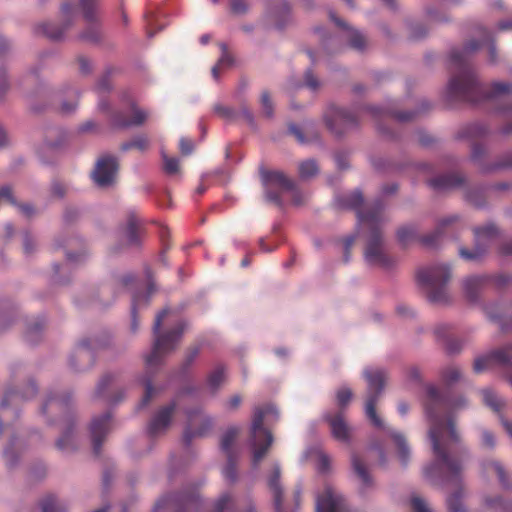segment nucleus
Instances as JSON below:
<instances>
[{"label":"nucleus","instance_id":"obj_25","mask_svg":"<svg viewBox=\"0 0 512 512\" xmlns=\"http://www.w3.org/2000/svg\"><path fill=\"white\" fill-rule=\"evenodd\" d=\"M42 444V435L36 429H21L10 435L9 445L16 448L33 447Z\"/></svg>","mask_w":512,"mask_h":512},{"label":"nucleus","instance_id":"obj_7","mask_svg":"<svg viewBox=\"0 0 512 512\" xmlns=\"http://www.w3.org/2000/svg\"><path fill=\"white\" fill-rule=\"evenodd\" d=\"M451 451L434 450L433 462L424 469L427 478L433 481L459 482L462 465Z\"/></svg>","mask_w":512,"mask_h":512},{"label":"nucleus","instance_id":"obj_20","mask_svg":"<svg viewBox=\"0 0 512 512\" xmlns=\"http://www.w3.org/2000/svg\"><path fill=\"white\" fill-rule=\"evenodd\" d=\"M324 419L329 423L333 437L342 443H349L353 438V428L347 422L342 411L327 413Z\"/></svg>","mask_w":512,"mask_h":512},{"label":"nucleus","instance_id":"obj_47","mask_svg":"<svg viewBox=\"0 0 512 512\" xmlns=\"http://www.w3.org/2000/svg\"><path fill=\"white\" fill-rule=\"evenodd\" d=\"M260 106L264 117L268 119L273 117L274 104L268 91H263L261 93Z\"/></svg>","mask_w":512,"mask_h":512},{"label":"nucleus","instance_id":"obj_62","mask_svg":"<svg viewBox=\"0 0 512 512\" xmlns=\"http://www.w3.org/2000/svg\"><path fill=\"white\" fill-rule=\"evenodd\" d=\"M77 63H78V69L83 75H87L91 72L92 63L87 57L79 56L77 58Z\"/></svg>","mask_w":512,"mask_h":512},{"label":"nucleus","instance_id":"obj_8","mask_svg":"<svg viewBox=\"0 0 512 512\" xmlns=\"http://www.w3.org/2000/svg\"><path fill=\"white\" fill-rule=\"evenodd\" d=\"M367 381L365 414L377 428H385L383 420L376 413V403L381 395L386 381V372L381 368H366L363 372Z\"/></svg>","mask_w":512,"mask_h":512},{"label":"nucleus","instance_id":"obj_64","mask_svg":"<svg viewBox=\"0 0 512 512\" xmlns=\"http://www.w3.org/2000/svg\"><path fill=\"white\" fill-rule=\"evenodd\" d=\"M179 148L183 155H189L194 149V144L192 140L188 138H181L179 141Z\"/></svg>","mask_w":512,"mask_h":512},{"label":"nucleus","instance_id":"obj_16","mask_svg":"<svg viewBox=\"0 0 512 512\" xmlns=\"http://www.w3.org/2000/svg\"><path fill=\"white\" fill-rule=\"evenodd\" d=\"M105 344L97 338L82 340L70 357L69 363L76 371L89 369L94 361L93 351L103 348Z\"/></svg>","mask_w":512,"mask_h":512},{"label":"nucleus","instance_id":"obj_51","mask_svg":"<svg viewBox=\"0 0 512 512\" xmlns=\"http://www.w3.org/2000/svg\"><path fill=\"white\" fill-rule=\"evenodd\" d=\"M89 257V253L86 248H81L78 253L67 251L66 258L69 265H78L84 263Z\"/></svg>","mask_w":512,"mask_h":512},{"label":"nucleus","instance_id":"obj_2","mask_svg":"<svg viewBox=\"0 0 512 512\" xmlns=\"http://www.w3.org/2000/svg\"><path fill=\"white\" fill-rule=\"evenodd\" d=\"M484 42L470 41L461 49H453L449 57V67L453 76L451 77L446 95L450 101H469L477 102L479 95L485 93L479 85L473 72L468 66V58L471 53L479 49L482 45H487L491 61L495 60V46L490 37L485 34Z\"/></svg>","mask_w":512,"mask_h":512},{"label":"nucleus","instance_id":"obj_19","mask_svg":"<svg viewBox=\"0 0 512 512\" xmlns=\"http://www.w3.org/2000/svg\"><path fill=\"white\" fill-rule=\"evenodd\" d=\"M176 408L177 403L173 401L156 411L147 425L148 435L151 437L163 435L172 422Z\"/></svg>","mask_w":512,"mask_h":512},{"label":"nucleus","instance_id":"obj_38","mask_svg":"<svg viewBox=\"0 0 512 512\" xmlns=\"http://www.w3.org/2000/svg\"><path fill=\"white\" fill-rule=\"evenodd\" d=\"M41 512H66V506L57 501L54 495L45 496L40 502Z\"/></svg>","mask_w":512,"mask_h":512},{"label":"nucleus","instance_id":"obj_9","mask_svg":"<svg viewBox=\"0 0 512 512\" xmlns=\"http://www.w3.org/2000/svg\"><path fill=\"white\" fill-rule=\"evenodd\" d=\"M261 180L267 200L281 205L280 194L291 193L294 204H301L300 193L293 180L281 171H261Z\"/></svg>","mask_w":512,"mask_h":512},{"label":"nucleus","instance_id":"obj_44","mask_svg":"<svg viewBox=\"0 0 512 512\" xmlns=\"http://www.w3.org/2000/svg\"><path fill=\"white\" fill-rule=\"evenodd\" d=\"M318 165L314 160H306L299 165V174L302 179H310L318 173Z\"/></svg>","mask_w":512,"mask_h":512},{"label":"nucleus","instance_id":"obj_60","mask_svg":"<svg viewBox=\"0 0 512 512\" xmlns=\"http://www.w3.org/2000/svg\"><path fill=\"white\" fill-rule=\"evenodd\" d=\"M74 433L72 429H67L63 432V434L57 439L56 445L57 448H65L73 444Z\"/></svg>","mask_w":512,"mask_h":512},{"label":"nucleus","instance_id":"obj_22","mask_svg":"<svg viewBox=\"0 0 512 512\" xmlns=\"http://www.w3.org/2000/svg\"><path fill=\"white\" fill-rule=\"evenodd\" d=\"M493 365L508 366L512 365V354L507 348L495 350L487 355L478 357L474 361L473 369L476 373H481Z\"/></svg>","mask_w":512,"mask_h":512},{"label":"nucleus","instance_id":"obj_30","mask_svg":"<svg viewBox=\"0 0 512 512\" xmlns=\"http://www.w3.org/2000/svg\"><path fill=\"white\" fill-rule=\"evenodd\" d=\"M330 19L339 27H342L346 30V38L348 39L350 45L357 49L361 50L365 46V38L364 36L358 32L357 30H354L350 28L344 21L337 18L336 15L333 12L329 13Z\"/></svg>","mask_w":512,"mask_h":512},{"label":"nucleus","instance_id":"obj_36","mask_svg":"<svg viewBox=\"0 0 512 512\" xmlns=\"http://www.w3.org/2000/svg\"><path fill=\"white\" fill-rule=\"evenodd\" d=\"M241 432L242 427L239 425H231L227 427L221 435V448H231L234 444H236Z\"/></svg>","mask_w":512,"mask_h":512},{"label":"nucleus","instance_id":"obj_27","mask_svg":"<svg viewBox=\"0 0 512 512\" xmlns=\"http://www.w3.org/2000/svg\"><path fill=\"white\" fill-rule=\"evenodd\" d=\"M36 393L37 387L33 382L28 384L25 392L23 393L7 390L0 402V407L4 409L9 406H17L19 403L33 398Z\"/></svg>","mask_w":512,"mask_h":512},{"label":"nucleus","instance_id":"obj_37","mask_svg":"<svg viewBox=\"0 0 512 512\" xmlns=\"http://www.w3.org/2000/svg\"><path fill=\"white\" fill-rule=\"evenodd\" d=\"M462 178L458 175H443L429 181V184L436 189H446L458 186Z\"/></svg>","mask_w":512,"mask_h":512},{"label":"nucleus","instance_id":"obj_41","mask_svg":"<svg viewBox=\"0 0 512 512\" xmlns=\"http://www.w3.org/2000/svg\"><path fill=\"white\" fill-rule=\"evenodd\" d=\"M225 380V370L223 366H217L208 376L207 385L212 392H215Z\"/></svg>","mask_w":512,"mask_h":512},{"label":"nucleus","instance_id":"obj_61","mask_svg":"<svg viewBox=\"0 0 512 512\" xmlns=\"http://www.w3.org/2000/svg\"><path fill=\"white\" fill-rule=\"evenodd\" d=\"M411 507L413 512H432L427 503L420 497H412Z\"/></svg>","mask_w":512,"mask_h":512},{"label":"nucleus","instance_id":"obj_53","mask_svg":"<svg viewBox=\"0 0 512 512\" xmlns=\"http://www.w3.org/2000/svg\"><path fill=\"white\" fill-rule=\"evenodd\" d=\"M486 469H487L488 472L493 471L497 475L500 483L502 484V486L504 488H508L509 487V483L507 481V476H506L505 470L503 469V467L499 463L491 462V463L488 464Z\"/></svg>","mask_w":512,"mask_h":512},{"label":"nucleus","instance_id":"obj_50","mask_svg":"<svg viewBox=\"0 0 512 512\" xmlns=\"http://www.w3.org/2000/svg\"><path fill=\"white\" fill-rule=\"evenodd\" d=\"M223 54L221 58L218 60L217 64L212 68V76L215 80L219 78V71L221 68L230 66L232 64V57L227 53L226 46L224 44L221 45Z\"/></svg>","mask_w":512,"mask_h":512},{"label":"nucleus","instance_id":"obj_11","mask_svg":"<svg viewBox=\"0 0 512 512\" xmlns=\"http://www.w3.org/2000/svg\"><path fill=\"white\" fill-rule=\"evenodd\" d=\"M186 416L187 425L182 435L185 445H190L196 438L207 436L214 426L213 418L200 408L186 410Z\"/></svg>","mask_w":512,"mask_h":512},{"label":"nucleus","instance_id":"obj_45","mask_svg":"<svg viewBox=\"0 0 512 512\" xmlns=\"http://www.w3.org/2000/svg\"><path fill=\"white\" fill-rule=\"evenodd\" d=\"M353 397V392L348 386H341L336 391V403L337 406L342 410L345 409L350 403Z\"/></svg>","mask_w":512,"mask_h":512},{"label":"nucleus","instance_id":"obj_52","mask_svg":"<svg viewBox=\"0 0 512 512\" xmlns=\"http://www.w3.org/2000/svg\"><path fill=\"white\" fill-rule=\"evenodd\" d=\"M512 91V86L508 83H494L489 92L486 93L487 98H495Z\"/></svg>","mask_w":512,"mask_h":512},{"label":"nucleus","instance_id":"obj_32","mask_svg":"<svg viewBox=\"0 0 512 512\" xmlns=\"http://www.w3.org/2000/svg\"><path fill=\"white\" fill-rule=\"evenodd\" d=\"M441 379L446 386H453L464 382L465 376L459 366L451 364L442 369Z\"/></svg>","mask_w":512,"mask_h":512},{"label":"nucleus","instance_id":"obj_46","mask_svg":"<svg viewBox=\"0 0 512 512\" xmlns=\"http://www.w3.org/2000/svg\"><path fill=\"white\" fill-rule=\"evenodd\" d=\"M67 96H70L73 98L72 100L64 99L61 103V111L65 114L72 113L76 110L78 102L77 98L79 96V93L77 90L69 88L67 92Z\"/></svg>","mask_w":512,"mask_h":512},{"label":"nucleus","instance_id":"obj_49","mask_svg":"<svg viewBox=\"0 0 512 512\" xmlns=\"http://www.w3.org/2000/svg\"><path fill=\"white\" fill-rule=\"evenodd\" d=\"M417 236L416 228L412 225H406L398 229L397 237L402 244H408Z\"/></svg>","mask_w":512,"mask_h":512},{"label":"nucleus","instance_id":"obj_14","mask_svg":"<svg viewBox=\"0 0 512 512\" xmlns=\"http://www.w3.org/2000/svg\"><path fill=\"white\" fill-rule=\"evenodd\" d=\"M77 10L70 3H64L60 8V23L46 22L39 26L41 32L51 40H61L74 25Z\"/></svg>","mask_w":512,"mask_h":512},{"label":"nucleus","instance_id":"obj_33","mask_svg":"<svg viewBox=\"0 0 512 512\" xmlns=\"http://www.w3.org/2000/svg\"><path fill=\"white\" fill-rule=\"evenodd\" d=\"M484 282L485 278L481 276H469L463 281L465 295L470 301L477 300Z\"/></svg>","mask_w":512,"mask_h":512},{"label":"nucleus","instance_id":"obj_1","mask_svg":"<svg viewBox=\"0 0 512 512\" xmlns=\"http://www.w3.org/2000/svg\"><path fill=\"white\" fill-rule=\"evenodd\" d=\"M341 200L343 207L355 209L357 212L358 230L366 239L364 260L367 265L379 268L391 267L393 260L387 251L381 232V227L386 220L382 202L377 200L373 205L361 208L363 196L358 190L344 195Z\"/></svg>","mask_w":512,"mask_h":512},{"label":"nucleus","instance_id":"obj_58","mask_svg":"<svg viewBox=\"0 0 512 512\" xmlns=\"http://www.w3.org/2000/svg\"><path fill=\"white\" fill-rule=\"evenodd\" d=\"M387 434L393 440V443L397 446V448H406V437L401 432L394 430L392 428H388Z\"/></svg>","mask_w":512,"mask_h":512},{"label":"nucleus","instance_id":"obj_28","mask_svg":"<svg viewBox=\"0 0 512 512\" xmlns=\"http://www.w3.org/2000/svg\"><path fill=\"white\" fill-rule=\"evenodd\" d=\"M131 118H125L120 113H116L112 117V124L119 128H126L130 126H136L142 124L148 114L144 110H141L135 106L131 107Z\"/></svg>","mask_w":512,"mask_h":512},{"label":"nucleus","instance_id":"obj_4","mask_svg":"<svg viewBox=\"0 0 512 512\" xmlns=\"http://www.w3.org/2000/svg\"><path fill=\"white\" fill-rule=\"evenodd\" d=\"M169 313V309L162 310L157 314L153 325V348L145 357V374L140 379L145 387V393L140 402V407H145L156 395V390L152 385V376L157 368L162 365L164 358L176 349L185 330V324L180 323L173 330L160 333L162 322Z\"/></svg>","mask_w":512,"mask_h":512},{"label":"nucleus","instance_id":"obj_3","mask_svg":"<svg viewBox=\"0 0 512 512\" xmlns=\"http://www.w3.org/2000/svg\"><path fill=\"white\" fill-rule=\"evenodd\" d=\"M466 405L467 400L462 396L451 401L435 386L427 387L425 413L430 421L428 437L432 448H449L459 443L460 436L454 424L445 423V417Z\"/></svg>","mask_w":512,"mask_h":512},{"label":"nucleus","instance_id":"obj_59","mask_svg":"<svg viewBox=\"0 0 512 512\" xmlns=\"http://www.w3.org/2000/svg\"><path fill=\"white\" fill-rule=\"evenodd\" d=\"M330 464H331V460L330 458L322 453L321 451L318 450V453H317V470L320 472V473H326L330 470Z\"/></svg>","mask_w":512,"mask_h":512},{"label":"nucleus","instance_id":"obj_29","mask_svg":"<svg viewBox=\"0 0 512 512\" xmlns=\"http://www.w3.org/2000/svg\"><path fill=\"white\" fill-rule=\"evenodd\" d=\"M458 226H463L458 215L453 214L445 216L439 220L435 233L424 237L423 242L427 245H432L438 235L446 233L450 229Z\"/></svg>","mask_w":512,"mask_h":512},{"label":"nucleus","instance_id":"obj_54","mask_svg":"<svg viewBox=\"0 0 512 512\" xmlns=\"http://www.w3.org/2000/svg\"><path fill=\"white\" fill-rule=\"evenodd\" d=\"M148 139L144 136H138L128 143L122 145L123 150L136 148L138 150H145L148 147Z\"/></svg>","mask_w":512,"mask_h":512},{"label":"nucleus","instance_id":"obj_10","mask_svg":"<svg viewBox=\"0 0 512 512\" xmlns=\"http://www.w3.org/2000/svg\"><path fill=\"white\" fill-rule=\"evenodd\" d=\"M279 418V411L273 404L257 406L253 410V418L250 427L251 437L255 448H269L274 444L272 433L263 427L264 422L273 423Z\"/></svg>","mask_w":512,"mask_h":512},{"label":"nucleus","instance_id":"obj_17","mask_svg":"<svg viewBox=\"0 0 512 512\" xmlns=\"http://www.w3.org/2000/svg\"><path fill=\"white\" fill-rule=\"evenodd\" d=\"M121 379L117 373L104 374L97 383L95 395L109 404H117L124 398L120 389Z\"/></svg>","mask_w":512,"mask_h":512},{"label":"nucleus","instance_id":"obj_24","mask_svg":"<svg viewBox=\"0 0 512 512\" xmlns=\"http://www.w3.org/2000/svg\"><path fill=\"white\" fill-rule=\"evenodd\" d=\"M110 427V412H105L102 415L92 419L89 430L94 448H100V446L103 444L105 436L110 430Z\"/></svg>","mask_w":512,"mask_h":512},{"label":"nucleus","instance_id":"obj_39","mask_svg":"<svg viewBox=\"0 0 512 512\" xmlns=\"http://www.w3.org/2000/svg\"><path fill=\"white\" fill-rule=\"evenodd\" d=\"M484 403L496 412H500L504 407V400L498 396L494 391L490 389H484L482 391Z\"/></svg>","mask_w":512,"mask_h":512},{"label":"nucleus","instance_id":"obj_26","mask_svg":"<svg viewBox=\"0 0 512 512\" xmlns=\"http://www.w3.org/2000/svg\"><path fill=\"white\" fill-rule=\"evenodd\" d=\"M354 473L361 481V493L373 487L374 482L369 474L371 464L365 458L354 453L351 458Z\"/></svg>","mask_w":512,"mask_h":512},{"label":"nucleus","instance_id":"obj_6","mask_svg":"<svg viewBox=\"0 0 512 512\" xmlns=\"http://www.w3.org/2000/svg\"><path fill=\"white\" fill-rule=\"evenodd\" d=\"M417 277L431 302L445 303L449 300L446 284L451 278V269L448 265L437 264L421 268Z\"/></svg>","mask_w":512,"mask_h":512},{"label":"nucleus","instance_id":"obj_5","mask_svg":"<svg viewBox=\"0 0 512 512\" xmlns=\"http://www.w3.org/2000/svg\"><path fill=\"white\" fill-rule=\"evenodd\" d=\"M362 113H367L372 119L393 117L399 122H408L414 119L415 112L395 113L390 106L385 108L375 105L363 106L353 111L346 108L330 105L323 114V120L327 129L336 136H341L358 124V118Z\"/></svg>","mask_w":512,"mask_h":512},{"label":"nucleus","instance_id":"obj_42","mask_svg":"<svg viewBox=\"0 0 512 512\" xmlns=\"http://www.w3.org/2000/svg\"><path fill=\"white\" fill-rule=\"evenodd\" d=\"M148 302V296L142 295H134L132 301V309H131V324L130 329L133 333L138 331L139 323L137 320V309L142 305Z\"/></svg>","mask_w":512,"mask_h":512},{"label":"nucleus","instance_id":"obj_21","mask_svg":"<svg viewBox=\"0 0 512 512\" xmlns=\"http://www.w3.org/2000/svg\"><path fill=\"white\" fill-rule=\"evenodd\" d=\"M316 512H348L344 498L333 488L326 487L317 497Z\"/></svg>","mask_w":512,"mask_h":512},{"label":"nucleus","instance_id":"obj_18","mask_svg":"<svg viewBox=\"0 0 512 512\" xmlns=\"http://www.w3.org/2000/svg\"><path fill=\"white\" fill-rule=\"evenodd\" d=\"M474 234L476 242L475 248L473 250L464 248L459 250L460 256L470 261L479 260L485 254L489 242L497 236V228L489 224L484 227L476 228Z\"/></svg>","mask_w":512,"mask_h":512},{"label":"nucleus","instance_id":"obj_55","mask_svg":"<svg viewBox=\"0 0 512 512\" xmlns=\"http://www.w3.org/2000/svg\"><path fill=\"white\" fill-rule=\"evenodd\" d=\"M233 501L229 494H223L214 504L212 512H225L228 510Z\"/></svg>","mask_w":512,"mask_h":512},{"label":"nucleus","instance_id":"obj_48","mask_svg":"<svg viewBox=\"0 0 512 512\" xmlns=\"http://www.w3.org/2000/svg\"><path fill=\"white\" fill-rule=\"evenodd\" d=\"M214 113L226 121H234L238 117V113L231 107L222 104H215L213 107Z\"/></svg>","mask_w":512,"mask_h":512},{"label":"nucleus","instance_id":"obj_31","mask_svg":"<svg viewBox=\"0 0 512 512\" xmlns=\"http://www.w3.org/2000/svg\"><path fill=\"white\" fill-rule=\"evenodd\" d=\"M268 485L273 494L275 510L276 512H281L283 490L280 485V469L277 465L273 468V472L268 480Z\"/></svg>","mask_w":512,"mask_h":512},{"label":"nucleus","instance_id":"obj_23","mask_svg":"<svg viewBox=\"0 0 512 512\" xmlns=\"http://www.w3.org/2000/svg\"><path fill=\"white\" fill-rule=\"evenodd\" d=\"M72 404V396L68 392L50 395L42 406L44 415H66Z\"/></svg>","mask_w":512,"mask_h":512},{"label":"nucleus","instance_id":"obj_57","mask_svg":"<svg viewBox=\"0 0 512 512\" xmlns=\"http://www.w3.org/2000/svg\"><path fill=\"white\" fill-rule=\"evenodd\" d=\"M249 4L246 0H230V10L235 15H244L248 12Z\"/></svg>","mask_w":512,"mask_h":512},{"label":"nucleus","instance_id":"obj_56","mask_svg":"<svg viewBox=\"0 0 512 512\" xmlns=\"http://www.w3.org/2000/svg\"><path fill=\"white\" fill-rule=\"evenodd\" d=\"M164 170L167 174L173 175L179 171V160L175 157H169L163 153Z\"/></svg>","mask_w":512,"mask_h":512},{"label":"nucleus","instance_id":"obj_34","mask_svg":"<svg viewBox=\"0 0 512 512\" xmlns=\"http://www.w3.org/2000/svg\"><path fill=\"white\" fill-rule=\"evenodd\" d=\"M378 451V465L380 467H385L388 464V460L397 458L403 464H406L407 459L409 457V450H377Z\"/></svg>","mask_w":512,"mask_h":512},{"label":"nucleus","instance_id":"obj_40","mask_svg":"<svg viewBox=\"0 0 512 512\" xmlns=\"http://www.w3.org/2000/svg\"><path fill=\"white\" fill-rule=\"evenodd\" d=\"M123 237L129 245H137L140 241V232L137 223L134 219L129 220L127 225L124 227Z\"/></svg>","mask_w":512,"mask_h":512},{"label":"nucleus","instance_id":"obj_13","mask_svg":"<svg viewBox=\"0 0 512 512\" xmlns=\"http://www.w3.org/2000/svg\"><path fill=\"white\" fill-rule=\"evenodd\" d=\"M200 506V499L197 492L168 495L160 498L154 505L153 512L169 510L172 512L197 511Z\"/></svg>","mask_w":512,"mask_h":512},{"label":"nucleus","instance_id":"obj_63","mask_svg":"<svg viewBox=\"0 0 512 512\" xmlns=\"http://www.w3.org/2000/svg\"><path fill=\"white\" fill-rule=\"evenodd\" d=\"M305 85L315 91L320 87V83L311 71H307L304 76Z\"/></svg>","mask_w":512,"mask_h":512},{"label":"nucleus","instance_id":"obj_12","mask_svg":"<svg viewBox=\"0 0 512 512\" xmlns=\"http://www.w3.org/2000/svg\"><path fill=\"white\" fill-rule=\"evenodd\" d=\"M118 161L116 157L105 154L99 157L91 172L93 183L101 189H109L117 182Z\"/></svg>","mask_w":512,"mask_h":512},{"label":"nucleus","instance_id":"obj_43","mask_svg":"<svg viewBox=\"0 0 512 512\" xmlns=\"http://www.w3.org/2000/svg\"><path fill=\"white\" fill-rule=\"evenodd\" d=\"M463 497V490L459 488L453 494H451L447 499V505L449 512H466L464 509L461 499Z\"/></svg>","mask_w":512,"mask_h":512},{"label":"nucleus","instance_id":"obj_15","mask_svg":"<svg viewBox=\"0 0 512 512\" xmlns=\"http://www.w3.org/2000/svg\"><path fill=\"white\" fill-rule=\"evenodd\" d=\"M100 3L101 0H79V9L88 24L87 29L80 34L82 40L94 42L99 39Z\"/></svg>","mask_w":512,"mask_h":512},{"label":"nucleus","instance_id":"obj_35","mask_svg":"<svg viewBox=\"0 0 512 512\" xmlns=\"http://www.w3.org/2000/svg\"><path fill=\"white\" fill-rule=\"evenodd\" d=\"M227 463L223 468V476L224 478L230 482L234 483L237 480V455L236 450H227Z\"/></svg>","mask_w":512,"mask_h":512}]
</instances>
